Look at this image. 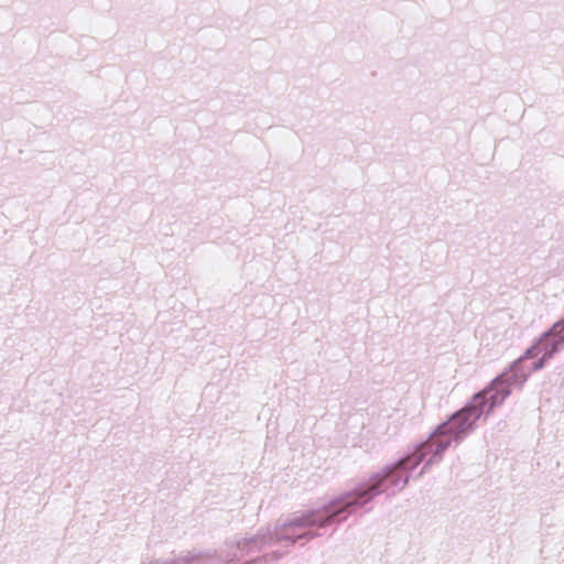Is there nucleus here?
<instances>
[{
	"label": "nucleus",
	"mask_w": 564,
	"mask_h": 564,
	"mask_svg": "<svg viewBox=\"0 0 564 564\" xmlns=\"http://www.w3.org/2000/svg\"><path fill=\"white\" fill-rule=\"evenodd\" d=\"M380 481H381V480H378L376 484H373L371 487H369V489H368V490L356 491V494H355L356 498H361V497H364L365 495H367V494H368V491H371V490L376 489V488H377V486L380 484Z\"/></svg>",
	"instance_id": "5"
},
{
	"label": "nucleus",
	"mask_w": 564,
	"mask_h": 564,
	"mask_svg": "<svg viewBox=\"0 0 564 564\" xmlns=\"http://www.w3.org/2000/svg\"><path fill=\"white\" fill-rule=\"evenodd\" d=\"M542 346V343H539V345L536 346V349H540Z\"/></svg>",
	"instance_id": "8"
},
{
	"label": "nucleus",
	"mask_w": 564,
	"mask_h": 564,
	"mask_svg": "<svg viewBox=\"0 0 564 564\" xmlns=\"http://www.w3.org/2000/svg\"><path fill=\"white\" fill-rule=\"evenodd\" d=\"M556 348H557V346L553 345V348L549 352H545L539 362L534 364V370L540 369L543 365L544 359L550 358L553 355V352L556 350Z\"/></svg>",
	"instance_id": "4"
},
{
	"label": "nucleus",
	"mask_w": 564,
	"mask_h": 564,
	"mask_svg": "<svg viewBox=\"0 0 564 564\" xmlns=\"http://www.w3.org/2000/svg\"><path fill=\"white\" fill-rule=\"evenodd\" d=\"M542 346V343H539V345L536 346V349H540Z\"/></svg>",
	"instance_id": "7"
},
{
	"label": "nucleus",
	"mask_w": 564,
	"mask_h": 564,
	"mask_svg": "<svg viewBox=\"0 0 564 564\" xmlns=\"http://www.w3.org/2000/svg\"><path fill=\"white\" fill-rule=\"evenodd\" d=\"M482 412L484 410L474 402L473 405L463 409L452 416L448 422V430L454 432L456 435L466 433L473 427L474 423L479 419Z\"/></svg>",
	"instance_id": "2"
},
{
	"label": "nucleus",
	"mask_w": 564,
	"mask_h": 564,
	"mask_svg": "<svg viewBox=\"0 0 564 564\" xmlns=\"http://www.w3.org/2000/svg\"><path fill=\"white\" fill-rule=\"evenodd\" d=\"M509 393L510 390L507 382L502 379H496L487 389L475 397L474 402L480 409L488 403L487 411L489 412L495 406L501 404Z\"/></svg>",
	"instance_id": "1"
},
{
	"label": "nucleus",
	"mask_w": 564,
	"mask_h": 564,
	"mask_svg": "<svg viewBox=\"0 0 564 564\" xmlns=\"http://www.w3.org/2000/svg\"><path fill=\"white\" fill-rule=\"evenodd\" d=\"M542 346V343H539V345L536 346V349H540Z\"/></svg>",
	"instance_id": "6"
},
{
	"label": "nucleus",
	"mask_w": 564,
	"mask_h": 564,
	"mask_svg": "<svg viewBox=\"0 0 564 564\" xmlns=\"http://www.w3.org/2000/svg\"><path fill=\"white\" fill-rule=\"evenodd\" d=\"M551 332L553 335L558 336L561 338V340H563L564 339V321L554 324Z\"/></svg>",
	"instance_id": "3"
}]
</instances>
